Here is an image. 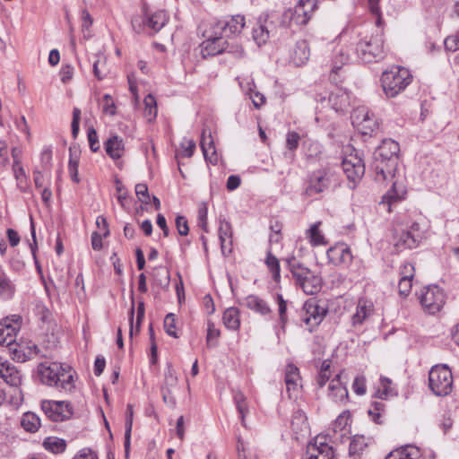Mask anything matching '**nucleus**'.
<instances>
[{
  "label": "nucleus",
  "instance_id": "27",
  "mask_svg": "<svg viewBox=\"0 0 459 459\" xmlns=\"http://www.w3.org/2000/svg\"><path fill=\"white\" fill-rule=\"evenodd\" d=\"M342 374H337L334 378H333L329 384V397L333 399V402H342L348 397V390L346 386L341 381Z\"/></svg>",
  "mask_w": 459,
  "mask_h": 459
},
{
  "label": "nucleus",
  "instance_id": "26",
  "mask_svg": "<svg viewBox=\"0 0 459 459\" xmlns=\"http://www.w3.org/2000/svg\"><path fill=\"white\" fill-rule=\"evenodd\" d=\"M421 453L419 447L405 445L391 451L385 459H419Z\"/></svg>",
  "mask_w": 459,
  "mask_h": 459
},
{
  "label": "nucleus",
  "instance_id": "52",
  "mask_svg": "<svg viewBox=\"0 0 459 459\" xmlns=\"http://www.w3.org/2000/svg\"><path fill=\"white\" fill-rule=\"evenodd\" d=\"M178 378L171 364L167 365L165 371V380L162 386L173 388L178 385Z\"/></svg>",
  "mask_w": 459,
  "mask_h": 459
},
{
  "label": "nucleus",
  "instance_id": "48",
  "mask_svg": "<svg viewBox=\"0 0 459 459\" xmlns=\"http://www.w3.org/2000/svg\"><path fill=\"white\" fill-rule=\"evenodd\" d=\"M358 130L364 135L371 134L378 128V123L372 113L368 118L363 121L361 126H357Z\"/></svg>",
  "mask_w": 459,
  "mask_h": 459
},
{
  "label": "nucleus",
  "instance_id": "57",
  "mask_svg": "<svg viewBox=\"0 0 459 459\" xmlns=\"http://www.w3.org/2000/svg\"><path fill=\"white\" fill-rule=\"evenodd\" d=\"M277 302L279 306V319L281 324V327L283 328L288 321L287 317V302L283 299L282 296L277 295Z\"/></svg>",
  "mask_w": 459,
  "mask_h": 459
},
{
  "label": "nucleus",
  "instance_id": "11",
  "mask_svg": "<svg viewBox=\"0 0 459 459\" xmlns=\"http://www.w3.org/2000/svg\"><path fill=\"white\" fill-rule=\"evenodd\" d=\"M41 409L53 421H64L68 420L73 414L71 404L65 401H43L41 403Z\"/></svg>",
  "mask_w": 459,
  "mask_h": 459
},
{
  "label": "nucleus",
  "instance_id": "19",
  "mask_svg": "<svg viewBox=\"0 0 459 459\" xmlns=\"http://www.w3.org/2000/svg\"><path fill=\"white\" fill-rule=\"evenodd\" d=\"M327 102L335 112H343L350 107V94L337 88L330 93Z\"/></svg>",
  "mask_w": 459,
  "mask_h": 459
},
{
  "label": "nucleus",
  "instance_id": "6",
  "mask_svg": "<svg viewBox=\"0 0 459 459\" xmlns=\"http://www.w3.org/2000/svg\"><path fill=\"white\" fill-rule=\"evenodd\" d=\"M358 56L365 63H371L384 57V40L381 35L367 36L356 47Z\"/></svg>",
  "mask_w": 459,
  "mask_h": 459
},
{
  "label": "nucleus",
  "instance_id": "17",
  "mask_svg": "<svg viewBox=\"0 0 459 459\" xmlns=\"http://www.w3.org/2000/svg\"><path fill=\"white\" fill-rule=\"evenodd\" d=\"M326 255L329 262L334 265H349L353 258L351 248L344 243H337L331 247Z\"/></svg>",
  "mask_w": 459,
  "mask_h": 459
},
{
  "label": "nucleus",
  "instance_id": "15",
  "mask_svg": "<svg viewBox=\"0 0 459 459\" xmlns=\"http://www.w3.org/2000/svg\"><path fill=\"white\" fill-rule=\"evenodd\" d=\"M246 25L243 15H233L224 21L216 22L212 30H217L220 35L225 37L238 35Z\"/></svg>",
  "mask_w": 459,
  "mask_h": 459
},
{
  "label": "nucleus",
  "instance_id": "23",
  "mask_svg": "<svg viewBox=\"0 0 459 459\" xmlns=\"http://www.w3.org/2000/svg\"><path fill=\"white\" fill-rule=\"evenodd\" d=\"M310 50L305 39L298 40L291 51L290 61L297 66L305 65L309 59Z\"/></svg>",
  "mask_w": 459,
  "mask_h": 459
},
{
  "label": "nucleus",
  "instance_id": "1",
  "mask_svg": "<svg viewBox=\"0 0 459 459\" xmlns=\"http://www.w3.org/2000/svg\"><path fill=\"white\" fill-rule=\"evenodd\" d=\"M37 374L43 385L53 386L65 393L74 388L75 371L68 365L58 362H42L38 365Z\"/></svg>",
  "mask_w": 459,
  "mask_h": 459
},
{
  "label": "nucleus",
  "instance_id": "39",
  "mask_svg": "<svg viewBox=\"0 0 459 459\" xmlns=\"http://www.w3.org/2000/svg\"><path fill=\"white\" fill-rule=\"evenodd\" d=\"M321 225L320 221H317L310 226V228L307 230L306 235L309 239V242L312 246H319V245H326L324 234L320 231L319 227Z\"/></svg>",
  "mask_w": 459,
  "mask_h": 459
},
{
  "label": "nucleus",
  "instance_id": "59",
  "mask_svg": "<svg viewBox=\"0 0 459 459\" xmlns=\"http://www.w3.org/2000/svg\"><path fill=\"white\" fill-rule=\"evenodd\" d=\"M90 149L91 152H96L100 149L99 138L96 130L93 127H89L87 132Z\"/></svg>",
  "mask_w": 459,
  "mask_h": 459
},
{
  "label": "nucleus",
  "instance_id": "35",
  "mask_svg": "<svg viewBox=\"0 0 459 459\" xmlns=\"http://www.w3.org/2000/svg\"><path fill=\"white\" fill-rule=\"evenodd\" d=\"M170 282L169 272L166 267L159 266L153 270V285L166 290Z\"/></svg>",
  "mask_w": 459,
  "mask_h": 459
},
{
  "label": "nucleus",
  "instance_id": "12",
  "mask_svg": "<svg viewBox=\"0 0 459 459\" xmlns=\"http://www.w3.org/2000/svg\"><path fill=\"white\" fill-rule=\"evenodd\" d=\"M212 30L213 31L205 30L204 33L206 40L201 44V53L204 58L210 56L219 55L225 52L227 49V41L223 39V36L220 35L217 30Z\"/></svg>",
  "mask_w": 459,
  "mask_h": 459
},
{
  "label": "nucleus",
  "instance_id": "40",
  "mask_svg": "<svg viewBox=\"0 0 459 459\" xmlns=\"http://www.w3.org/2000/svg\"><path fill=\"white\" fill-rule=\"evenodd\" d=\"M43 446L54 454H60L65 450L66 442L62 438L48 437L43 441Z\"/></svg>",
  "mask_w": 459,
  "mask_h": 459
},
{
  "label": "nucleus",
  "instance_id": "41",
  "mask_svg": "<svg viewBox=\"0 0 459 459\" xmlns=\"http://www.w3.org/2000/svg\"><path fill=\"white\" fill-rule=\"evenodd\" d=\"M349 56L345 54L342 49L336 52L335 56L333 60V67L330 74V79L333 82H337L335 75L338 71L342 69V66L348 61Z\"/></svg>",
  "mask_w": 459,
  "mask_h": 459
},
{
  "label": "nucleus",
  "instance_id": "55",
  "mask_svg": "<svg viewBox=\"0 0 459 459\" xmlns=\"http://www.w3.org/2000/svg\"><path fill=\"white\" fill-rule=\"evenodd\" d=\"M102 110L105 114L114 116L117 112V107L112 97L105 94L101 100Z\"/></svg>",
  "mask_w": 459,
  "mask_h": 459
},
{
  "label": "nucleus",
  "instance_id": "20",
  "mask_svg": "<svg viewBox=\"0 0 459 459\" xmlns=\"http://www.w3.org/2000/svg\"><path fill=\"white\" fill-rule=\"evenodd\" d=\"M374 310L373 303L369 300L360 299L357 304L356 312L351 317V324L354 327L361 325Z\"/></svg>",
  "mask_w": 459,
  "mask_h": 459
},
{
  "label": "nucleus",
  "instance_id": "9",
  "mask_svg": "<svg viewBox=\"0 0 459 459\" xmlns=\"http://www.w3.org/2000/svg\"><path fill=\"white\" fill-rule=\"evenodd\" d=\"M420 300L424 311L434 315L437 313L445 304V295L438 286H429L422 291Z\"/></svg>",
  "mask_w": 459,
  "mask_h": 459
},
{
  "label": "nucleus",
  "instance_id": "8",
  "mask_svg": "<svg viewBox=\"0 0 459 459\" xmlns=\"http://www.w3.org/2000/svg\"><path fill=\"white\" fill-rule=\"evenodd\" d=\"M424 238V231L420 223L413 222L409 229L396 231L394 240V247L397 252L404 249L416 248Z\"/></svg>",
  "mask_w": 459,
  "mask_h": 459
},
{
  "label": "nucleus",
  "instance_id": "63",
  "mask_svg": "<svg viewBox=\"0 0 459 459\" xmlns=\"http://www.w3.org/2000/svg\"><path fill=\"white\" fill-rule=\"evenodd\" d=\"M353 391L359 394L362 395L366 393V379L362 376H359L354 379L352 385Z\"/></svg>",
  "mask_w": 459,
  "mask_h": 459
},
{
  "label": "nucleus",
  "instance_id": "25",
  "mask_svg": "<svg viewBox=\"0 0 459 459\" xmlns=\"http://www.w3.org/2000/svg\"><path fill=\"white\" fill-rule=\"evenodd\" d=\"M200 145L204 156V159L212 164H216L218 156L214 147V143L212 138L211 132L206 134V130L204 129L201 136Z\"/></svg>",
  "mask_w": 459,
  "mask_h": 459
},
{
  "label": "nucleus",
  "instance_id": "21",
  "mask_svg": "<svg viewBox=\"0 0 459 459\" xmlns=\"http://www.w3.org/2000/svg\"><path fill=\"white\" fill-rule=\"evenodd\" d=\"M243 305L248 309L266 316L272 313V309L266 300L257 295L250 294L247 296L243 301Z\"/></svg>",
  "mask_w": 459,
  "mask_h": 459
},
{
  "label": "nucleus",
  "instance_id": "4",
  "mask_svg": "<svg viewBox=\"0 0 459 459\" xmlns=\"http://www.w3.org/2000/svg\"><path fill=\"white\" fill-rule=\"evenodd\" d=\"M411 82L408 69L395 66L385 71L381 76L384 92L388 98H394L402 92Z\"/></svg>",
  "mask_w": 459,
  "mask_h": 459
},
{
  "label": "nucleus",
  "instance_id": "24",
  "mask_svg": "<svg viewBox=\"0 0 459 459\" xmlns=\"http://www.w3.org/2000/svg\"><path fill=\"white\" fill-rule=\"evenodd\" d=\"M285 384L290 398L295 395L300 385L299 368L293 364H288L285 369Z\"/></svg>",
  "mask_w": 459,
  "mask_h": 459
},
{
  "label": "nucleus",
  "instance_id": "37",
  "mask_svg": "<svg viewBox=\"0 0 459 459\" xmlns=\"http://www.w3.org/2000/svg\"><path fill=\"white\" fill-rule=\"evenodd\" d=\"M21 425L26 431L35 433L40 427V419L34 412L28 411L22 415Z\"/></svg>",
  "mask_w": 459,
  "mask_h": 459
},
{
  "label": "nucleus",
  "instance_id": "29",
  "mask_svg": "<svg viewBox=\"0 0 459 459\" xmlns=\"http://www.w3.org/2000/svg\"><path fill=\"white\" fill-rule=\"evenodd\" d=\"M219 238L221 241V248L223 254L230 253L232 248V230L230 222L221 221L219 227Z\"/></svg>",
  "mask_w": 459,
  "mask_h": 459
},
{
  "label": "nucleus",
  "instance_id": "30",
  "mask_svg": "<svg viewBox=\"0 0 459 459\" xmlns=\"http://www.w3.org/2000/svg\"><path fill=\"white\" fill-rule=\"evenodd\" d=\"M405 193L404 186L397 180H394L393 181L391 189L383 196L382 203L389 206L388 211L390 212V206L401 200Z\"/></svg>",
  "mask_w": 459,
  "mask_h": 459
},
{
  "label": "nucleus",
  "instance_id": "3",
  "mask_svg": "<svg viewBox=\"0 0 459 459\" xmlns=\"http://www.w3.org/2000/svg\"><path fill=\"white\" fill-rule=\"evenodd\" d=\"M339 178L334 170L323 168L313 171L307 176L304 194L314 196L339 186Z\"/></svg>",
  "mask_w": 459,
  "mask_h": 459
},
{
  "label": "nucleus",
  "instance_id": "42",
  "mask_svg": "<svg viewBox=\"0 0 459 459\" xmlns=\"http://www.w3.org/2000/svg\"><path fill=\"white\" fill-rule=\"evenodd\" d=\"M144 117L149 122H152L157 116V103L155 98L149 94L144 98Z\"/></svg>",
  "mask_w": 459,
  "mask_h": 459
},
{
  "label": "nucleus",
  "instance_id": "60",
  "mask_svg": "<svg viewBox=\"0 0 459 459\" xmlns=\"http://www.w3.org/2000/svg\"><path fill=\"white\" fill-rule=\"evenodd\" d=\"M161 394H162L163 402L166 404H168L170 407L176 406L177 402H176V397L173 394L172 388L162 386Z\"/></svg>",
  "mask_w": 459,
  "mask_h": 459
},
{
  "label": "nucleus",
  "instance_id": "18",
  "mask_svg": "<svg viewBox=\"0 0 459 459\" xmlns=\"http://www.w3.org/2000/svg\"><path fill=\"white\" fill-rule=\"evenodd\" d=\"M0 377L11 386L18 387L22 384L20 371L2 357H0Z\"/></svg>",
  "mask_w": 459,
  "mask_h": 459
},
{
  "label": "nucleus",
  "instance_id": "16",
  "mask_svg": "<svg viewBox=\"0 0 459 459\" xmlns=\"http://www.w3.org/2000/svg\"><path fill=\"white\" fill-rule=\"evenodd\" d=\"M20 316H14L13 318L6 317L0 322V345L13 348L20 330Z\"/></svg>",
  "mask_w": 459,
  "mask_h": 459
},
{
  "label": "nucleus",
  "instance_id": "49",
  "mask_svg": "<svg viewBox=\"0 0 459 459\" xmlns=\"http://www.w3.org/2000/svg\"><path fill=\"white\" fill-rule=\"evenodd\" d=\"M265 264L267 267L270 269V271L273 273V278L275 281H279L281 275H280V263L276 256L272 255V253L269 251L267 253V256L265 259Z\"/></svg>",
  "mask_w": 459,
  "mask_h": 459
},
{
  "label": "nucleus",
  "instance_id": "61",
  "mask_svg": "<svg viewBox=\"0 0 459 459\" xmlns=\"http://www.w3.org/2000/svg\"><path fill=\"white\" fill-rule=\"evenodd\" d=\"M299 134L294 131L289 132L286 138V147L290 151H294L299 146Z\"/></svg>",
  "mask_w": 459,
  "mask_h": 459
},
{
  "label": "nucleus",
  "instance_id": "50",
  "mask_svg": "<svg viewBox=\"0 0 459 459\" xmlns=\"http://www.w3.org/2000/svg\"><path fill=\"white\" fill-rule=\"evenodd\" d=\"M234 401L237 405V409L240 414L241 424L246 427L245 417L247 413V407L246 404V397L241 392H237L234 394Z\"/></svg>",
  "mask_w": 459,
  "mask_h": 459
},
{
  "label": "nucleus",
  "instance_id": "62",
  "mask_svg": "<svg viewBox=\"0 0 459 459\" xmlns=\"http://www.w3.org/2000/svg\"><path fill=\"white\" fill-rule=\"evenodd\" d=\"M412 287V280L401 278L398 283V290L400 295L408 296Z\"/></svg>",
  "mask_w": 459,
  "mask_h": 459
},
{
  "label": "nucleus",
  "instance_id": "34",
  "mask_svg": "<svg viewBox=\"0 0 459 459\" xmlns=\"http://www.w3.org/2000/svg\"><path fill=\"white\" fill-rule=\"evenodd\" d=\"M223 323L228 329L238 330L240 325L239 311L237 307L227 308L223 313Z\"/></svg>",
  "mask_w": 459,
  "mask_h": 459
},
{
  "label": "nucleus",
  "instance_id": "33",
  "mask_svg": "<svg viewBox=\"0 0 459 459\" xmlns=\"http://www.w3.org/2000/svg\"><path fill=\"white\" fill-rule=\"evenodd\" d=\"M253 39L258 46L266 43L269 39V23L266 20L259 21L255 27L253 28Z\"/></svg>",
  "mask_w": 459,
  "mask_h": 459
},
{
  "label": "nucleus",
  "instance_id": "64",
  "mask_svg": "<svg viewBox=\"0 0 459 459\" xmlns=\"http://www.w3.org/2000/svg\"><path fill=\"white\" fill-rule=\"evenodd\" d=\"M444 45L446 50L455 52L459 49V35L449 36L445 41Z\"/></svg>",
  "mask_w": 459,
  "mask_h": 459
},
{
  "label": "nucleus",
  "instance_id": "14",
  "mask_svg": "<svg viewBox=\"0 0 459 459\" xmlns=\"http://www.w3.org/2000/svg\"><path fill=\"white\" fill-rule=\"evenodd\" d=\"M398 165V158L385 160L373 155L372 169L375 172V179L377 182H385L387 179L393 180L395 178V171Z\"/></svg>",
  "mask_w": 459,
  "mask_h": 459
},
{
  "label": "nucleus",
  "instance_id": "31",
  "mask_svg": "<svg viewBox=\"0 0 459 459\" xmlns=\"http://www.w3.org/2000/svg\"><path fill=\"white\" fill-rule=\"evenodd\" d=\"M105 150L110 158L114 160L121 158L124 153L123 140L117 135L109 137L105 143Z\"/></svg>",
  "mask_w": 459,
  "mask_h": 459
},
{
  "label": "nucleus",
  "instance_id": "22",
  "mask_svg": "<svg viewBox=\"0 0 459 459\" xmlns=\"http://www.w3.org/2000/svg\"><path fill=\"white\" fill-rule=\"evenodd\" d=\"M316 0H299L295 7V16L297 22L306 24L311 18L312 13L316 9Z\"/></svg>",
  "mask_w": 459,
  "mask_h": 459
},
{
  "label": "nucleus",
  "instance_id": "36",
  "mask_svg": "<svg viewBox=\"0 0 459 459\" xmlns=\"http://www.w3.org/2000/svg\"><path fill=\"white\" fill-rule=\"evenodd\" d=\"M167 22L166 13L159 11L143 20V23L151 28L154 32L159 31Z\"/></svg>",
  "mask_w": 459,
  "mask_h": 459
},
{
  "label": "nucleus",
  "instance_id": "47",
  "mask_svg": "<svg viewBox=\"0 0 459 459\" xmlns=\"http://www.w3.org/2000/svg\"><path fill=\"white\" fill-rule=\"evenodd\" d=\"M372 112L367 107H358L356 108L351 114V123L357 127L358 126H361L363 121H365L368 117H369Z\"/></svg>",
  "mask_w": 459,
  "mask_h": 459
},
{
  "label": "nucleus",
  "instance_id": "43",
  "mask_svg": "<svg viewBox=\"0 0 459 459\" xmlns=\"http://www.w3.org/2000/svg\"><path fill=\"white\" fill-rule=\"evenodd\" d=\"M14 291V288L6 273L0 269V296L10 298Z\"/></svg>",
  "mask_w": 459,
  "mask_h": 459
},
{
  "label": "nucleus",
  "instance_id": "38",
  "mask_svg": "<svg viewBox=\"0 0 459 459\" xmlns=\"http://www.w3.org/2000/svg\"><path fill=\"white\" fill-rule=\"evenodd\" d=\"M133 417H134V411L133 406L131 404H127L126 406V423H125V452L126 456H128L129 450H130V440H131V433H132V428H133Z\"/></svg>",
  "mask_w": 459,
  "mask_h": 459
},
{
  "label": "nucleus",
  "instance_id": "32",
  "mask_svg": "<svg viewBox=\"0 0 459 459\" xmlns=\"http://www.w3.org/2000/svg\"><path fill=\"white\" fill-rule=\"evenodd\" d=\"M311 452L308 459H333V452L332 447L325 443H320L317 446V441L308 447Z\"/></svg>",
  "mask_w": 459,
  "mask_h": 459
},
{
  "label": "nucleus",
  "instance_id": "7",
  "mask_svg": "<svg viewBox=\"0 0 459 459\" xmlns=\"http://www.w3.org/2000/svg\"><path fill=\"white\" fill-rule=\"evenodd\" d=\"M342 166L348 179L356 184L365 173V164L360 152L358 150L348 146L345 151Z\"/></svg>",
  "mask_w": 459,
  "mask_h": 459
},
{
  "label": "nucleus",
  "instance_id": "58",
  "mask_svg": "<svg viewBox=\"0 0 459 459\" xmlns=\"http://www.w3.org/2000/svg\"><path fill=\"white\" fill-rule=\"evenodd\" d=\"M135 195H137L139 201L143 204H149L150 195L148 191V186L146 184L139 183L135 186Z\"/></svg>",
  "mask_w": 459,
  "mask_h": 459
},
{
  "label": "nucleus",
  "instance_id": "28",
  "mask_svg": "<svg viewBox=\"0 0 459 459\" xmlns=\"http://www.w3.org/2000/svg\"><path fill=\"white\" fill-rule=\"evenodd\" d=\"M400 151L398 143L392 139H385L382 143L374 152V156L381 157L385 160L398 158L397 154Z\"/></svg>",
  "mask_w": 459,
  "mask_h": 459
},
{
  "label": "nucleus",
  "instance_id": "53",
  "mask_svg": "<svg viewBox=\"0 0 459 459\" xmlns=\"http://www.w3.org/2000/svg\"><path fill=\"white\" fill-rule=\"evenodd\" d=\"M69 152H70V160H69V164H68V169H69L70 177L74 182L79 183V181H80L79 177H78L79 161L76 158L73 157V148L72 147L69 148Z\"/></svg>",
  "mask_w": 459,
  "mask_h": 459
},
{
  "label": "nucleus",
  "instance_id": "5",
  "mask_svg": "<svg viewBox=\"0 0 459 459\" xmlns=\"http://www.w3.org/2000/svg\"><path fill=\"white\" fill-rule=\"evenodd\" d=\"M429 385L437 396L449 394L453 387V376L446 365L434 366L429 373Z\"/></svg>",
  "mask_w": 459,
  "mask_h": 459
},
{
  "label": "nucleus",
  "instance_id": "45",
  "mask_svg": "<svg viewBox=\"0 0 459 459\" xmlns=\"http://www.w3.org/2000/svg\"><path fill=\"white\" fill-rule=\"evenodd\" d=\"M195 150V143L190 139H184L180 143V150L176 152V159L179 157L190 158L193 156Z\"/></svg>",
  "mask_w": 459,
  "mask_h": 459
},
{
  "label": "nucleus",
  "instance_id": "44",
  "mask_svg": "<svg viewBox=\"0 0 459 459\" xmlns=\"http://www.w3.org/2000/svg\"><path fill=\"white\" fill-rule=\"evenodd\" d=\"M366 439L363 436H355L349 446V454L351 456L359 455L367 446Z\"/></svg>",
  "mask_w": 459,
  "mask_h": 459
},
{
  "label": "nucleus",
  "instance_id": "2",
  "mask_svg": "<svg viewBox=\"0 0 459 459\" xmlns=\"http://www.w3.org/2000/svg\"><path fill=\"white\" fill-rule=\"evenodd\" d=\"M285 262L295 280L296 285L306 294L314 295L320 290L322 278L319 275L300 264L295 256L286 258Z\"/></svg>",
  "mask_w": 459,
  "mask_h": 459
},
{
  "label": "nucleus",
  "instance_id": "51",
  "mask_svg": "<svg viewBox=\"0 0 459 459\" xmlns=\"http://www.w3.org/2000/svg\"><path fill=\"white\" fill-rule=\"evenodd\" d=\"M82 20V30L83 33V37L85 39H90L91 37L90 33V28L93 23V19L90 13L87 10H82L81 14Z\"/></svg>",
  "mask_w": 459,
  "mask_h": 459
},
{
  "label": "nucleus",
  "instance_id": "13",
  "mask_svg": "<svg viewBox=\"0 0 459 459\" xmlns=\"http://www.w3.org/2000/svg\"><path fill=\"white\" fill-rule=\"evenodd\" d=\"M398 165V158L385 160L373 155L372 169L375 172V179L377 182H385L387 179L393 180L395 178V171Z\"/></svg>",
  "mask_w": 459,
  "mask_h": 459
},
{
  "label": "nucleus",
  "instance_id": "10",
  "mask_svg": "<svg viewBox=\"0 0 459 459\" xmlns=\"http://www.w3.org/2000/svg\"><path fill=\"white\" fill-rule=\"evenodd\" d=\"M326 310L321 307L315 300L305 302L300 312L301 321L306 325L309 332H312L322 322Z\"/></svg>",
  "mask_w": 459,
  "mask_h": 459
},
{
  "label": "nucleus",
  "instance_id": "46",
  "mask_svg": "<svg viewBox=\"0 0 459 459\" xmlns=\"http://www.w3.org/2000/svg\"><path fill=\"white\" fill-rule=\"evenodd\" d=\"M11 351L13 352L14 359H16L18 361L24 362L33 359V355L29 344L26 346L15 344V347L11 348Z\"/></svg>",
  "mask_w": 459,
  "mask_h": 459
},
{
  "label": "nucleus",
  "instance_id": "54",
  "mask_svg": "<svg viewBox=\"0 0 459 459\" xmlns=\"http://www.w3.org/2000/svg\"><path fill=\"white\" fill-rule=\"evenodd\" d=\"M307 157H317L322 152V145L315 141L307 140L304 142Z\"/></svg>",
  "mask_w": 459,
  "mask_h": 459
},
{
  "label": "nucleus",
  "instance_id": "56",
  "mask_svg": "<svg viewBox=\"0 0 459 459\" xmlns=\"http://www.w3.org/2000/svg\"><path fill=\"white\" fill-rule=\"evenodd\" d=\"M164 329L169 336L178 338V335L176 333V319H175L174 314L169 313L165 316Z\"/></svg>",
  "mask_w": 459,
  "mask_h": 459
}]
</instances>
